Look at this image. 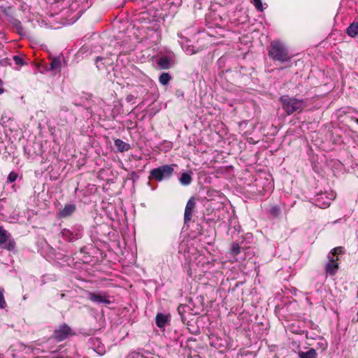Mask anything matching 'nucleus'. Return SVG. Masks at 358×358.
Wrapping results in <instances>:
<instances>
[{"mask_svg":"<svg viewBox=\"0 0 358 358\" xmlns=\"http://www.w3.org/2000/svg\"><path fill=\"white\" fill-rule=\"evenodd\" d=\"M61 60L59 57H55L51 60L50 63V69L51 70H59L61 68Z\"/></svg>","mask_w":358,"mask_h":358,"instance_id":"nucleus-18","label":"nucleus"},{"mask_svg":"<svg viewBox=\"0 0 358 358\" xmlns=\"http://www.w3.org/2000/svg\"><path fill=\"white\" fill-rule=\"evenodd\" d=\"M103 62L105 64V67L106 66H108V65L111 64V62H110V59H108V58H103Z\"/></svg>","mask_w":358,"mask_h":358,"instance_id":"nucleus-31","label":"nucleus"},{"mask_svg":"<svg viewBox=\"0 0 358 358\" xmlns=\"http://www.w3.org/2000/svg\"><path fill=\"white\" fill-rule=\"evenodd\" d=\"M96 352L99 355H103L104 353H105V350L103 347H98L97 350H96Z\"/></svg>","mask_w":358,"mask_h":358,"instance_id":"nucleus-29","label":"nucleus"},{"mask_svg":"<svg viewBox=\"0 0 358 358\" xmlns=\"http://www.w3.org/2000/svg\"><path fill=\"white\" fill-rule=\"evenodd\" d=\"M0 358H1V357H0Z\"/></svg>","mask_w":358,"mask_h":358,"instance_id":"nucleus-33","label":"nucleus"},{"mask_svg":"<svg viewBox=\"0 0 358 358\" xmlns=\"http://www.w3.org/2000/svg\"><path fill=\"white\" fill-rule=\"evenodd\" d=\"M252 3L257 10L263 11L264 8L261 0H252Z\"/></svg>","mask_w":358,"mask_h":358,"instance_id":"nucleus-26","label":"nucleus"},{"mask_svg":"<svg viewBox=\"0 0 358 358\" xmlns=\"http://www.w3.org/2000/svg\"><path fill=\"white\" fill-rule=\"evenodd\" d=\"M241 248L238 243H234L231 248V254L234 256L238 255L241 252Z\"/></svg>","mask_w":358,"mask_h":358,"instance_id":"nucleus-21","label":"nucleus"},{"mask_svg":"<svg viewBox=\"0 0 358 358\" xmlns=\"http://www.w3.org/2000/svg\"><path fill=\"white\" fill-rule=\"evenodd\" d=\"M175 164L163 165L150 171V176L157 181L169 178L173 173Z\"/></svg>","mask_w":358,"mask_h":358,"instance_id":"nucleus-3","label":"nucleus"},{"mask_svg":"<svg viewBox=\"0 0 358 358\" xmlns=\"http://www.w3.org/2000/svg\"><path fill=\"white\" fill-rule=\"evenodd\" d=\"M71 327L64 323L58 327L53 333L52 337L57 341L60 342L66 339L69 336L73 335Z\"/></svg>","mask_w":358,"mask_h":358,"instance_id":"nucleus-5","label":"nucleus"},{"mask_svg":"<svg viewBox=\"0 0 358 358\" xmlns=\"http://www.w3.org/2000/svg\"><path fill=\"white\" fill-rule=\"evenodd\" d=\"M196 208V199L191 197L187 202L184 213V223L187 224L192 219L194 210Z\"/></svg>","mask_w":358,"mask_h":358,"instance_id":"nucleus-9","label":"nucleus"},{"mask_svg":"<svg viewBox=\"0 0 358 358\" xmlns=\"http://www.w3.org/2000/svg\"><path fill=\"white\" fill-rule=\"evenodd\" d=\"M13 24L18 31H21L22 29V25L18 20H15Z\"/></svg>","mask_w":358,"mask_h":358,"instance_id":"nucleus-27","label":"nucleus"},{"mask_svg":"<svg viewBox=\"0 0 358 358\" xmlns=\"http://www.w3.org/2000/svg\"><path fill=\"white\" fill-rule=\"evenodd\" d=\"M15 247V242L10 234L3 227H0V248L11 251Z\"/></svg>","mask_w":358,"mask_h":358,"instance_id":"nucleus-4","label":"nucleus"},{"mask_svg":"<svg viewBox=\"0 0 358 358\" xmlns=\"http://www.w3.org/2000/svg\"><path fill=\"white\" fill-rule=\"evenodd\" d=\"M6 306V301L3 294L0 292V308H3Z\"/></svg>","mask_w":358,"mask_h":358,"instance_id":"nucleus-28","label":"nucleus"},{"mask_svg":"<svg viewBox=\"0 0 358 358\" xmlns=\"http://www.w3.org/2000/svg\"><path fill=\"white\" fill-rule=\"evenodd\" d=\"M356 122L358 123V119L356 120Z\"/></svg>","mask_w":358,"mask_h":358,"instance_id":"nucleus-32","label":"nucleus"},{"mask_svg":"<svg viewBox=\"0 0 358 358\" xmlns=\"http://www.w3.org/2000/svg\"><path fill=\"white\" fill-rule=\"evenodd\" d=\"M171 60L167 57H161L157 61V64L160 69H168L170 68Z\"/></svg>","mask_w":358,"mask_h":358,"instance_id":"nucleus-14","label":"nucleus"},{"mask_svg":"<svg viewBox=\"0 0 358 358\" xmlns=\"http://www.w3.org/2000/svg\"><path fill=\"white\" fill-rule=\"evenodd\" d=\"M103 58L98 57L96 59V65L98 69L102 70L105 68V64L103 62Z\"/></svg>","mask_w":358,"mask_h":358,"instance_id":"nucleus-23","label":"nucleus"},{"mask_svg":"<svg viewBox=\"0 0 358 358\" xmlns=\"http://www.w3.org/2000/svg\"><path fill=\"white\" fill-rule=\"evenodd\" d=\"M347 34L351 37L358 36V23L352 22L347 29Z\"/></svg>","mask_w":358,"mask_h":358,"instance_id":"nucleus-17","label":"nucleus"},{"mask_svg":"<svg viewBox=\"0 0 358 358\" xmlns=\"http://www.w3.org/2000/svg\"><path fill=\"white\" fill-rule=\"evenodd\" d=\"M343 249L342 247H336L331 250L329 255L334 256V257H338V255L343 254Z\"/></svg>","mask_w":358,"mask_h":358,"instance_id":"nucleus-22","label":"nucleus"},{"mask_svg":"<svg viewBox=\"0 0 358 358\" xmlns=\"http://www.w3.org/2000/svg\"><path fill=\"white\" fill-rule=\"evenodd\" d=\"M88 299L92 302L99 304L103 303L108 305L111 303L109 296L106 293L89 292Z\"/></svg>","mask_w":358,"mask_h":358,"instance_id":"nucleus-8","label":"nucleus"},{"mask_svg":"<svg viewBox=\"0 0 358 358\" xmlns=\"http://www.w3.org/2000/svg\"><path fill=\"white\" fill-rule=\"evenodd\" d=\"M13 59L16 65L23 66L25 64V62H24L23 59L18 55L13 56Z\"/></svg>","mask_w":358,"mask_h":358,"instance_id":"nucleus-25","label":"nucleus"},{"mask_svg":"<svg viewBox=\"0 0 358 358\" xmlns=\"http://www.w3.org/2000/svg\"><path fill=\"white\" fill-rule=\"evenodd\" d=\"M192 175L193 173L190 171L189 173L183 172L181 173L180 177L179 178L180 183L183 186H188L192 182Z\"/></svg>","mask_w":358,"mask_h":358,"instance_id":"nucleus-13","label":"nucleus"},{"mask_svg":"<svg viewBox=\"0 0 358 358\" xmlns=\"http://www.w3.org/2000/svg\"><path fill=\"white\" fill-rule=\"evenodd\" d=\"M185 51L188 55H193L194 53L196 52V51L193 48H187Z\"/></svg>","mask_w":358,"mask_h":358,"instance_id":"nucleus-30","label":"nucleus"},{"mask_svg":"<svg viewBox=\"0 0 358 358\" xmlns=\"http://www.w3.org/2000/svg\"><path fill=\"white\" fill-rule=\"evenodd\" d=\"M76 210V206L74 203H67L64 206V208L58 213L57 216L59 218L70 217L73 214Z\"/></svg>","mask_w":358,"mask_h":358,"instance_id":"nucleus-11","label":"nucleus"},{"mask_svg":"<svg viewBox=\"0 0 358 358\" xmlns=\"http://www.w3.org/2000/svg\"><path fill=\"white\" fill-rule=\"evenodd\" d=\"M268 56L274 62L281 63L289 62L292 58L287 47L278 41H273L271 43Z\"/></svg>","mask_w":358,"mask_h":358,"instance_id":"nucleus-1","label":"nucleus"},{"mask_svg":"<svg viewBox=\"0 0 358 358\" xmlns=\"http://www.w3.org/2000/svg\"><path fill=\"white\" fill-rule=\"evenodd\" d=\"M169 320V315L163 313H157L155 317V322L159 328H164Z\"/></svg>","mask_w":358,"mask_h":358,"instance_id":"nucleus-12","label":"nucleus"},{"mask_svg":"<svg viewBox=\"0 0 358 358\" xmlns=\"http://www.w3.org/2000/svg\"><path fill=\"white\" fill-rule=\"evenodd\" d=\"M17 173L12 171L9 173L8 178H7V182H15L17 178Z\"/></svg>","mask_w":358,"mask_h":358,"instance_id":"nucleus-24","label":"nucleus"},{"mask_svg":"<svg viewBox=\"0 0 358 358\" xmlns=\"http://www.w3.org/2000/svg\"><path fill=\"white\" fill-rule=\"evenodd\" d=\"M280 101L282 105L283 109L286 112H295L298 110H302L304 103L301 99L291 98L287 95H284L280 97Z\"/></svg>","mask_w":358,"mask_h":358,"instance_id":"nucleus-2","label":"nucleus"},{"mask_svg":"<svg viewBox=\"0 0 358 358\" xmlns=\"http://www.w3.org/2000/svg\"><path fill=\"white\" fill-rule=\"evenodd\" d=\"M329 262L325 266V271L330 275H334L338 270V257H334L328 255Z\"/></svg>","mask_w":358,"mask_h":358,"instance_id":"nucleus-10","label":"nucleus"},{"mask_svg":"<svg viewBox=\"0 0 358 358\" xmlns=\"http://www.w3.org/2000/svg\"><path fill=\"white\" fill-rule=\"evenodd\" d=\"M171 78V77L169 73H163L160 75L159 81L162 85H166L169 83Z\"/></svg>","mask_w":358,"mask_h":358,"instance_id":"nucleus-19","label":"nucleus"},{"mask_svg":"<svg viewBox=\"0 0 358 358\" xmlns=\"http://www.w3.org/2000/svg\"><path fill=\"white\" fill-rule=\"evenodd\" d=\"M269 213L274 217H278L281 213V209L278 206H273L269 210Z\"/></svg>","mask_w":358,"mask_h":358,"instance_id":"nucleus-20","label":"nucleus"},{"mask_svg":"<svg viewBox=\"0 0 358 358\" xmlns=\"http://www.w3.org/2000/svg\"><path fill=\"white\" fill-rule=\"evenodd\" d=\"M115 145L119 152H125L130 149V145L120 139L115 140Z\"/></svg>","mask_w":358,"mask_h":358,"instance_id":"nucleus-15","label":"nucleus"},{"mask_svg":"<svg viewBox=\"0 0 358 358\" xmlns=\"http://www.w3.org/2000/svg\"><path fill=\"white\" fill-rule=\"evenodd\" d=\"M83 229L80 227H74L71 229H64L62 231V237L69 241L73 242L81 238L83 236Z\"/></svg>","mask_w":358,"mask_h":358,"instance_id":"nucleus-6","label":"nucleus"},{"mask_svg":"<svg viewBox=\"0 0 358 358\" xmlns=\"http://www.w3.org/2000/svg\"><path fill=\"white\" fill-rule=\"evenodd\" d=\"M317 353L316 350L313 348H310L307 352H299V358H317Z\"/></svg>","mask_w":358,"mask_h":358,"instance_id":"nucleus-16","label":"nucleus"},{"mask_svg":"<svg viewBox=\"0 0 358 358\" xmlns=\"http://www.w3.org/2000/svg\"><path fill=\"white\" fill-rule=\"evenodd\" d=\"M335 198V194L331 193L329 196L327 193H321L316 195L315 200V206L320 208H327L331 204L332 200Z\"/></svg>","mask_w":358,"mask_h":358,"instance_id":"nucleus-7","label":"nucleus"}]
</instances>
